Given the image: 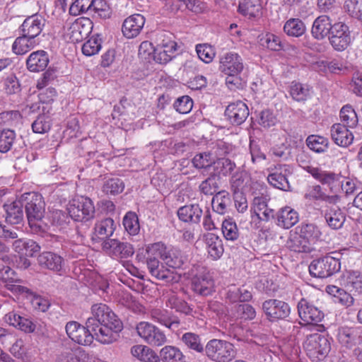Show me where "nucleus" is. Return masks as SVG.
Listing matches in <instances>:
<instances>
[{"mask_svg":"<svg viewBox=\"0 0 362 362\" xmlns=\"http://www.w3.org/2000/svg\"><path fill=\"white\" fill-rule=\"evenodd\" d=\"M90 313L91 316L88 317L86 325L94 333L95 339L104 344L115 341L123 328L122 321L103 303L93 305Z\"/></svg>","mask_w":362,"mask_h":362,"instance_id":"obj_1","label":"nucleus"},{"mask_svg":"<svg viewBox=\"0 0 362 362\" xmlns=\"http://www.w3.org/2000/svg\"><path fill=\"white\" fill-rule=\"evenodd\" d=\"M305 169L322 184L327 185L332 193H342L349 196L356 189V182L349 178L341 177L334 173L325 171L311 165L306 166Z\"/></svg>","mask_w":362,"mask_h":362,"instance_id":"obj_2","label":"nucleus"},{"mask_svg":"<svg viewBox=\"0 0 362 362\" xmlns=\"http://www.w3.org/2000/svg\"><path fill=\"white\" fill-rule=\"evenodd\" d=\"M25 202V210L28 224L35 233H40L45 230V225L42 224V219L45 213V203L42 196L37 193H28L23 196Z\"/></svg>","mask_w":362,"mask_h":362,"instance_id":"obj_3","label":"nucleus"},{"mask_svg":"<svg viewBox=\"0 0 362 362\" xmlns=\"http://www.w3.org/2000/svg\"><path fill=\"white\" fill-rule=\"evenodd\" d=\"M307 356L314 362L326 358L331 350L329 339L320 334L315 333L307 336L303 342Z\"/></svg>","mask_w":362,"mask_h":362,"instance_id":"obj_4","label":"nucleus"},{"mask_svg":"<svg viewBox=\"0 0 362 362\" xmlns=\"http://www.w3.org/2000/svg\"><path fill=\"white\" fill-rule=\"evenodd\" d=\"M151 255L158 256L163 263L173 269L181 268L187 262V257L177 248L167 247L161 243H156L148 247Z\"/></svg>","mask_w":362,"mask_h":362,"instance_id":"obj_5","label":"nucleus"},{"mask_svg":"<svg viewBox=\"0 0 362 362\" xmlns=\"http://www.w3.org/2000/svg\"><path fill=\"white\" fill-rule=\"evenodd\" d=\"M204 351L206 356L216 362H228L235 356L233 344L226 340L211 339L207 342Z\"/></svg>","mask_w":362,"mask_h":362,"instance_id":"obj_6","label":"nucleus"},{"mask_svg":"<svg viewBox=\"0 0 362 362\" xmlns=\"http://www.w3.org/2000/svg\"><path fill=\"white\" fill-rule=\"evenodd\" d=\"M67 210L70 217L76 221H88L95 217L93 202L88 197L81 196L72 199Z\"/></svg>","mask_w":362,"mask_h":362,"instance_id":"obj_7","label":"nucleus"},{"mask_svg":"<svg viewBox=\"0 0 362 362\" xmlns=\"http://www.w3.org/2000/svg\"><path fill=\"white\" fill-rule=\"evenodd\" d=\"M192 289L197 295L207 296L214 292V281L206 269L200 265H193L190 270Z\"/></svg>","mask_w":362,"mask_h":362,"instance_id":"obj_8","label":"nucleus"},{"mask_svg":"<svg viewBox=\"0 0 362 362\" xmlns=\"http://www.w3.org/2000/svg\"><path fill=\"white\" fill-rule=\"evenodd\" d=\"M341 264L337 257L327 255L314 259L309 266V272L316 278H327L340 270Z\"/></svg>","mask_w":362,"mask_h":362,"instance_id":"obj_9","label":"nucleus"},{"mask_svg":"<svg viewBox=\"0 0 362 362\" xmlns=\"http://www.w3.org/2000/svg\"><path fill=\"white\" fill-rule=\"evenodd\" d=\"M353 37L349 27L343 22L333 24V28L329 35V41L334 50L344 51L351 44Z\"/></svg>","mask_w":362,"mask_h":362,"instance_id":"obj_10","label":"nucleus"},{"mask_svg":"<svg viewBox=\"0 0 362 362\" xmlns=\"http://www.w3.org/2000/svg\"><path fill=\"white\" fill-rule=\"evenodd\" d=\"M138 335L147 344L153 346H160L167 341L164 332L148 322H141L136 327Z\"/></svg>","mask_w":362,"mask_h":362,"instance_id":"obj_11","label":"nucleus"},{"mask_svg":"<svg viewBox=\"0 0 362 362\" xmlns=\"http://www.w3.org/2000/svg\"><path fill=\"white\" fill-rule=\"evenodd\" d=\"M292 173L293 168L291 165L279 164L270 170V173L267 176V180L274 187L288 191L291 188L288 177Z\"/></svg>","mask_w":362,"mask_h":362,"instance_id":"obj_12","label":"nucleus"},{"mask_svg":"<svg viewBox=\"0 0 362 362\" xmlns=\"http://www.w3.org/2000/svg\"><path fill=\"white\" fill-rule=\"evenodd\" d=\"M102 249L114 259L128 258L134 253V247L132 244L118 239H109L103 242Z\"/></svg>","mask_w":362,"mask_h":362,"instance_id":"obj_13","label":"nucleus"},{"mask_svg":"<svg viewBox=\"0 0 362 362\" xmlns=\"http://www.w3.org/2000/svg\"><path fill=\"white\" fill-rule=\"evenodd\" d=\"M68 337L74 342L82 346H90L94 339V333L92 334L87 325L83 326L76 321H70L65 326Z\"/></svg>","mask_w":362,"mask_h":362,"instance_id":"obj_14","label":"nucleus"},{"mask_svg":"<svg viewBox=\"0 0 362 362\" xmlns=\"http://www.w3.org/2000/svg\"><path fill=\"white\" fill-rule=\"evenodd\" d=\"M93 29V22L88 18L81 17L69 25L66 35L74 42H78L86 38Z\"/></svg>","mask_w":362,"mask_h":362,"instance_id":"obj_15","label":"nucleus"},{"mask_svg":"<svg viewBox=\"0 0 362 362\" xmlns=\"http://www.w3.org/2000/svg\"><path fill=\"white\" fill-rule=\"evenodd\" d=\"M148 257L146 265L150 274L157 279L164 281L167 283L177 281L175 274L170 269H165L163 265L160 264L157 255H151L148 248L147 249Z\"/></svg>","mask_w":362,"mask_h":362,"instance_id":"obj_16","label":"nucleus"},{"mask_svg":"<svg viewBox=\"0 0 362 362\" xmlns=\"http://www.w3.org/2000/svg\"><path fill=\"white\" fill-rule=\"evenodd\" d=\"M262 309L272 321L284 319L290 314L288 303L276 299L266 300L262 305Z\"/></svg>","mask_w":362,"mask_h":362,"instance_id":"obj_17","label":"nucleus"},{"mask_svg":"<svg viewBox=\"0 0 362 362\" xmlns=\"http://www.w3.org/2000/svg\"><path fill=\"white\" fill-rule=\"evenodd\" d=\"M298 311L299 317L306 324H316L324 317V313L305 298L298 302Z\"/></svg>","mask_w":362,"mask_h":362,"instance_id":"obj_18","label":"nucleus"},{"mask_svg":"<svg viewBox=\"0 0 362 362\" xmlns=\"http://www.w3.org/2000/svg\"><path fill=\"white\" fill-rule=\"evenodd\" d=\"M219 69L226 75L237 76L243 69V59L237 53H226L220 59Z\"/></svg>","mask_w":362,"mask_h":362,"instance_id":"obj_19","label":"nucleus"},{"mask_svg":"<svg viewBox=\"0 0 362 362\" xmlns=\"http://www.w3.org/2000/svg\"><path fill=\"white\" fill-rule=\"evenodd\" d=\"M362 331L353 327H341L338 329L337 340L342 347L351 349L361 342Z\"/></svg>","mask_w":362,"mask_h":362,"instance_id":"obj_20","label":"nucleus"},{"mask_svg":"<svg viewBox=\"0 0 362 362\" xmlns=\"http://www.w3.org/2000/svg\"><path fill=\"white\" fill-rule=\"evenodd\" d=\"M225 115L232 124L240 125L247 118L249 109L245 103L238 100L227 106Z\"/></svg>","mask_w":362,"mask_h":362,"instance_id":"obj_21","label":"nucleus"},{"mask_svg":"<svg viewBox=\"0 0 362 362\" xmlns=\"http://www.w3.org/2000/svg\"><path fill=\"white\" fill-rule=\"evenodd\" d=\"M176 50L177 43L170 38H164L156 47L153 59L159 64H165L172 60Z\"/></svg>","mask_w":362,"mask_h":362,"instance_id":"obj_22","label":"nucleus"},{"mask_svg":"<svg viewBox=\"0 0 362 362\" xmlns=\"http://www.w3.org/2000/svg\"><path fill=\"white\" fill-rule=\"evenodd\" d=\"M145 22V18L139 13L127 17L124 21L122 27L123 35L128 39L137 37L143 29Z\"/></svg>","mask_w":362,"mask_h":362,"instance_id":"obj_23","label":"nucleus"},{"mask_svg":"<svg viewBox=\"0 0 362 362\" xmlns=\"http://www.w3.org/2000/svg\"><path fill=\"white\" fill-rule=\"evenodd\" d=\"M117 228V224L111 218L98 220L93 229V240L105 241L110 239Z\"/></svg>","mask_w":362,"mask_h":362,"instance_id":"obj_24","label":"nucleus"},{"mask_svg":"<svg viewBox=\"0 0 362 362\" xmlns=\"http://www.w3.org/2000/svg\"><path fill=\"white\" fill-rule=\"evenodd\" d=\"M45 20L40 16L33 15L25 18L19 30L21 33L35 40L42 32Z\"/></svg>","mask_w":362,"mask_h":362,"instance_id":"obj_25","label":"nucleus"},{"mask_svg":"<svg viewBox=\"0 0 362 362\" xmlns=\"http://www.w3.org/2000/svg\"><path fill=\"white\" fill-rule=\"evenodd\" d=\"M152 320L175 332L180 325V321L177 316L171 315L166 310L155 308L150 312Z\"/></svg>","mask_w":362,"mask_h":362,"instance_id":"obj_26","label":"nucleus"},{"mask_svg":"<svg viewBox=\"0 0 362 362\" xmlns=\"http://www.w3.org/2000/svg\"><path fill=\"white\" fill-rule=\"evenodd\" d=\"M333 28L330 18L327 15L318 16L313 22L311 33L314 38L323 40L329 35Z\"/></svg>","mask_w":362,"mask_h":362,"instance_id":"obj_27","label":"nucleus"},{"mask_svg":"<svg viewBox=\"0 0 362 362\" xmlns=\"http://www.w3.org/2000/svg\"><path fill=\"white\" fill-rule=\"evenodd\" d=\"M348 128L339 123L332 126L330 130L331 137L338 146L346 147L352 144L354 135Z\"/></svg>","mask_w":362,"mask_h":362,"instance_id":"obj_28","label":"nucleus"},{"mask_svg":"<svg viewBox=\"0 0 362 362\" xmlns=\"http://www.w3.org/2000/svg\"><path fill=\"white\" fill-rule=\"evenodd\" d=\"M286 246L290 250L295 252L308 253L313 250L312 243H309L296 229L294 231L290 232Z\"/></svg>","mask_w":362,"mask_h":362,"instance_id":"obj_29","label":"nucleus"},{"mask_svg":"<svg viewBox=\"0 0 362 362\" xmlns=\"http://www.w3.org/2000/svg\"><path fill=\"white\" fill-rule=\"evenodd\" d=\"M39 265L44 269H47L54 272H59L62 269L64 265L63 258L52 252H44L37 257Z\"/></svg>","mask_w":362,"mask_h":362,"instance_id":"obj_30","label":"nucleus"},{"mask_svg":"<svg viewBox=\"0 0 362 362\" xmlns=\"http://www.w3.org/2000/svg\"><path fill=\"white\" fill-rule=\"evenodd\" d=\"M299 217L296 211L290 206H285L276 214V224L285 229H289L298 222Z\"/></svg>","mask_w":362,"mask_h":362,"instance_id":"obj_31","label":"nucleus"},{"mask_svg":"<svg viewBox=\"0 0 362 362\" xmlns=\"http://www.w3.org/2000/svg\"><path fill=\"white\" fill-rule=\"evenodd\" d=\"M48 63V55L43 50L31 53L26 61L28 69L33 72L43 71L47 66Z\"/></svg>","mask_w":362,"mask_h":362,"instance_id":"obj_32","label":"nucleus"},{"mask_svg":"<svg viewBox=\"0 0 362 362\" xmlns=\"http://www.w3.org/2000/svg\"><path fill=\"white\" fill-rule=\"evenodd\" d=\"M324 217L328 226L333 230L341 228L346 220L345 214L338 206H332L325 211Z\"/></svg>","mask_w":362,"mask_h":362,"instance_id":"obj_33","label":"nucleus"},{"mask_svg":"<svg viewBox=\"0 0 362 362\" xmlns=\"http://www.w3.org/2000/svg\"><path fill=\"white\" fill-rule=\"evenodd\" d=\"M341 284L350 292L362 293V275L358 272H347L341 277Z\"/></svg>","mask_w":362,"mask_h":362,"instance_id":"obj_34","label":"nucleus"},{"mask_svg":"<svg viewBox=\"0 0 362 362\" xmlns=\"http://www.w3.org/2000/svg\"><path fill=\"white\" fill-rule=\"evenodd\" d=\"M205 243L209 255L214 260L218 259L223 253V247L221 239L214 233L205 235Z\"/></svg>","mask_w":362,"mask_h":362,"instance_id":"obj_35","label":"nucleus"},{"mask_svg":"<svg viewBox=\"0 0 362 362\" xmlns=\"http://www.w3.org/2000/svg\"><path fill=\"white\" fill-rule=\"evenodd\" d=\"M6 216V220L11 224H18L23 218V204L21 201H15L4 206Z\"/></svg>","mask_w":362,"mask_h":362,"instance_id":"obj_36","label":"nucleus"},{"mask_svg":"<svg viewBox=\"0 0 362 362\" xmlns=\"http://www.w3.org/2000/svg\"><path fill=\"white\" fill-rule=\"evenodd\" d=\"M13 247L18 254L30 257L40 250V245L34 240L21 238L13 242Z\"/></svg>","mask_w":362,"mask_h":362,"instance_id":"obj_37","label":"nucleus"},{"mask_svg":"<svg viewBox=\"0 0 362 362\" xmlns=\"http://www.w3.org/2000/svg\"><path fill=\"white\" fill-rule=\"evenodd\" d=\"M166 305L171 309L175 310L176 312L186 315L194 316L192 308L185 300L173 293L168 295Z\"/></svg>","mask_w":362,"mask_h":362,"instance_id":"obj_38","label":"nucleus"},{"mask_svg":"<svg viewBox=\"0 0 362 362\" xmlns=\"http://www.w3.org/2000/svg\"><path fill=\"white\" fill-rule=\"evenodd\" d=\"M132 354L143 362H159L158 355L152 349L144 345H135L131 349Z\"/></svg>","mask_w":362,"mask_h":362,"instance_id":"obj_39","label":"nucleus"},{"mask_svg":"<svg viewBox=\"0 0 362 362\" xmlns=\"http://www.w3.org/2000/svg\"><path fill=\"white\" fill-rule=\"evenodd\" d=\"M159 362H182L185 358L180 349L174 346H165L159 352Z\"/></svg>","mask_w":362,"mask_h":362,"instance_id":"obj_40","label":"nucleus"},{"mask_svg":"<svg viewBox=\"0 0 362 362\" xmlns=\"http://www.w3.org/2000/svg\"><path fill=\"white\" fill-rule=\"evenodd\" d=\"M37 42L36 40L25 36L21 33V35L18 37L12 45V50L16 54H24L33 49Z\"/></svg>","mask_w":362,"mask_h":362,"instance_id":"obj_41","label":"nucleus"},{"mask_svg":"<svg viewBox=\"0 0 362 362\" xmlns=\"http://www.w3.org/2000/svg\"><path fill=\"white\" fill-rule=\"evenodd\" d=\"M230 204L229 194L226 191L217 192L212 198L211 206L214 211L218 214L227 212L228 206Z\"/></svg>","mask_w":362,"mask_h":362,"instance_id":"obj_42","label":"nucleus"},{"mask_svg":"<svg viewBox=\"0 0 362 362\" xmlns=\"http://www.w3.org/2000/svg\"><path fill=\"white\" fill-rule=\"evenodd\" d=\"M295 229L310 243L319 240L322 235L320 228L313 223H303Z\"/></svg>","mask_w":362,"mask_h":362,"instance_id":"obj_43","label":"nucleus"},{"mask_svg":"<svg viewBox=\"0 0 362 362\" xmlns=\"http://www.w3.org/2000/svg\"><path fill=\"white\" fill-rule=\"evenodd\" d=\"M306 144L313 151L317 153H322L327 151L329 141L326 137L313 134L307 137Z\"/></svg>","mask_w":362,"mask_h":362,"instance_id":"obj_44","label":"nucleus"},{"mask_svg":"<svg viewBox=\"0 0 362 362\" xmlns=\"http://www.w3.org/2000/svg\"><path fill=\"white\" fill-rule=\"evenodd\" d=\"M180 341L187 349L193 350L198 353L204 351L199 335L194 332H186L180 337Z\"/></svg>","mask_w":362,"mask_h":362,"instance_id":"obj_45","label":"nucleus"},{"mask_svg":"<svg viewBox=\"0 0 362 362\" xmlns=\"http://www.w3.org/2000/svg\"><path fill=\"white\" fill-rule=\"evenodd\" d=\"M284 30L288 35L298 37L305 33L306 27L300 19L290 18L286 22Z\"/></svg>","mask_w":362,"mask_h":362,"instance_id":"obj_46","label":"nucleus"},{"mask_svg":"<svg viewBox=\"0 0 362 362\" xmlns=\"http://www.w3.org/2000/svg\"><path fill=\"white\" fill-rule=\"evenodd\" d=\"M341 121L346 127L355 128L358 122V116L351 105H344L340 111Z\"/></svg>","mask_w":362,"mask_h":362,"instance_id":"obj_47","label":"nucleus"},{"mask_svg":"<svg viewBox=\"0 0 362 362\" xmlns=\"http://www.w3.org/2000/svg\"><path fill=\"white\" fill-rule=\"evenodd\" d=\"M215 160V157L211 153L204 152L196 154L192 159V163L197 169L211 170L213 169Z\"/></svg>","mask_w":362,"mask_h":362,"instance_id":"obj_48","label":"nucleus"},{"mask_svg":"<svg viewBox=\"0 0 362 362\" xmlns=\"http://www.w3.org/2000/svg\"><path fill=\"white\" fill-rule=\"evenodd\" d=\"M235 168V164L228 158L215 160L213 173L215 176L223 175L224 176L232 173Z\"/></svg>","mask_w":362,"mask_h":362,"instance_id":"obj_49","label":"nucleus"},{"mask_svg":"<svg viewBox=\"0 0 362 362\" xmlns=\"http://www.w3.org/2000/svg\"><path fill=\"white\" fill-rule=\"evenodd\" d=\"M22 116L18 110L0 113V127H16L21 123Z\"/></svg>","mask_w":362,"mask_h":362,"instance_id":"obj_50","label":"nucleus"},{"mask_svg":"<svg viewBox=\"0 0 362 362\" xmlns=\"http://www.w3.org/2000/svg\"><path fill=\"white\" fill-rule=\"evenodd\" d=\"M123 226L129 235H135L138 234L140 230V225L136 213L127 212L123 218Z\"/></svg>","mask_w":362,"mask_h":362,"instance_id":"obj_51","label":"nucleus"},{"mask_svg":"<svg viewBox=\"0 0 362 362\" xmlns=\"http://www.w3.org/2000/svg\"><path fill=\"white\" fill-rule=\"evenodd\" d=\"M257 0H240L238 11L245 16L254 17L259 11Z\"/></svg>","mask_w":362,"mask_h":362,"instance_id":"obj_52","label":"nucleus"},{"mask_svg":"<svg viewBox=\"0 0 362 362\" xmlns=\"http://www.w3.org/2000/svg\"><path fill=\"white\" fill-rule=\"evenodd\" d=\"M222 233L228 240L235 241L239 237V230L233 218H228L222 223Z\"/></svg>","mask_w":362,"mask_h":362,"instance_id":"obj_53","label":"nucleus"},{"mask_svg":"<svg viewBox=\"0 0 362 362\" xmlns=\"http://www.w3.org/2000/svg\"><path fill=\"white\" fill-rule=\"evenodd\" d=\"M102 47V40L99 35L93 36L86 41L82 47V52L86 56H93L99 52Z\"/></svg>","mask_w":362,"mask_h":362,"instance_id":"obj_54","label":"nucleus"},{"mask_svg":"<svg viewBox=\"0 0 362 362\" xmlns=\"http://www.w3.org/2000/svg\"><path fill=\"white\" fill-rule=\"evenodd\" d=\"M16 138L13 130L9 129H4L0 133V152L6 153L12 147Z\"/></svg>","mask_w":362,"mask_h":362,"instance_id":"obj_55","label":"nucleus"},{"mask_svg":"<svg viewBox=\"0 0 362 362\" xmlns=\"http://www.w3.org/2000/svg\"><path fill=\"white\" fill-rule=\"evenodd\" d=\"M51 119L48 115H40L32 124V129L36 134H45L51 128Z\"/></svg>","mask_w":362,"mask_h":362,"instance_id":"obj_56","label":"nucleus"},{"mask_svg":"<svg viewBox=\"0 0 362 362\" xmlns=\"http://www.w3.org/2000/svg\"><path fill=\"white\" fill-rule=\"evenodd\" d=\"M344 8L350 16L362 21V0H345Z\"/></svg>","mask_w":362,"mask_h":362,"instance_id":"obj_57","label":"nucleus"},{"mask_svg":"<svg viewBox=\"0 0 362 362\" xmlns=\"http://www.w3.org/2000/svg\"><path fill=\"white\" fill-rule=\"evenodd\" d=\"M124 188L123 181L119 178H111L107 180L103 187V191L107 194H117Z\"/></svg>","mask_w":362,"mask_h":362,"instance_id":"obj_58","label":"nucleus"},{"mask_svg":"<svg viewBox=\"0 0 362 362\" xmlns=\"http://www.w3.org/2000/svg\"><path fill=\"white\" fill-rule=\"evenodd\" d=\"M93 0H75L69 7V13L78 16L81 13L90 11Z\"/></svg>","mask_w":362,"mask_h":362,"instance_id":"obj_59","label":"nucleus"},{"mask_svg":"<svg viewBox=\"0 0 362 362\" xmlns=\"http://www.w3.org/2000/svg\"><path fill=\"white\" fill-rule=\"evenodd\" d=\"M199 190L206 195H212L217 193L218 189V183L216 176L211 175L202 182L199 185Z\"/></svg>","mask_w":362,"mask_h":362,"instance_id":"obj_60","label":"nucleus"},{"mask_svg":"<svg viewBox=\"0 0 362 362\" xmlns=\"http://www.w3.org/2000/svg\"><path fill=\"white\" fill-rule=\"evenodd\" d=\"M90 11L104 19L110 18L111 14L110 6L105 0H93Z\"/></svg>","mask_w":362,"mask_h":362,"instance_id":"obj_61","label":"nucleus"},{"mask_svg":"<svg viewBox=\"0 0 362 362\" xmlns=\"http://www.w3.org/2000/svg\"><path fill=\"white\" fill-rule=\"evenodd\" d=\"M197 55L205 63L211 62L215 57L214 48L207 44H199L196 46Z\"/></svg>","mask_w":362,"mask_h":362,"instance_id":"obj_62","label":"nucleus"},{"mask_svg":"<svg viewBox=\"0 0 362 362\" xmlns=\"http://www.w3.org/2000/svg\"><path fill=\"white\" fill-rule=\"evenodd\" d=\"M291 97L297 101H303L309 95V89L300 83L293 82L290 88Z\"/></svg>","mask_w":362,"mask_h":362,"instance_id":"obj_63","label":"nucleus"},{"mask_svg":"<svg viewBox=\"0 0 362 362\" xmlns=\"http://www.w3.org/2000/svg\"><path fill=\"white\" fill-rule=\"evenodd\" d=\"M228 298L233 302L235 301H241L245 302L247 301L252 298V294L250 291L244 287L235 288H234L233 290L230 289L228 293Z\"/></svg>","mask_w":362,"mask_h":362,"instance_id":"obj_64","label":"nucleus"}]
</instances>
